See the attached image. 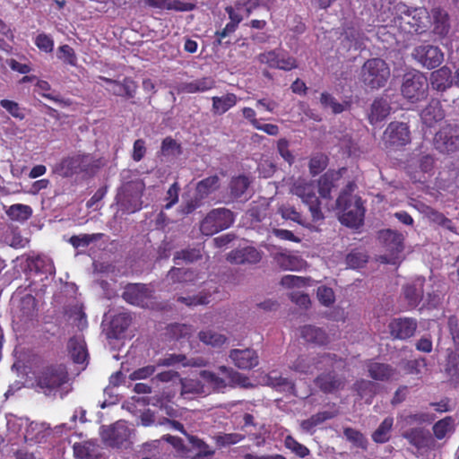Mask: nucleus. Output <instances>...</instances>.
I'll return each instance as SVG.
<instances>
[{
	"instance_id": "obj_34",
	"label": "nucleus",
	"mask_w": 459,
	"mask_h": 459,
	"mask_svg": "<svg viewBox=\"0 0 459 459\" xmlns=\"http://www.w3.org/2000/svg\"><path fill=\"white\" fill-rule=\"evenodd\" d=\"M130 437V429L123 423H116L108 432V440L113 446H120Z\"/></svg>"
},
{
	"instance_id": "obj_2",
	"label": "nucleus",
	"mask_w": 459,
	"mask_h": 459,
	"mask_svg": "<svg viewBox=\"0 0 459 459\" xmlns=\"http://www.w3.org/2000/svg\"><path fill=\"white\" fill-rule=\"evenodd\" d=\"M353 184L349 183L336 200V207L342 212L340 221L350 228H359L363 224L366 209L361 197L353 195Z\"/></svg>"
},
{
	"instance_id": "obj_26",
	"label": "nucleus",
	"mask_w": 459,
	"mask_h": 459,
	"mask_svg": "<svg viewBox=\"0 0 459 459\" xmlns=\"http://www.w3.org/2000/svg\"><path fill=\"white\" fill-rule=\"evenodd\" d=\"M367 368L368 376L377 381L386 382L397 375L396 368L386 363L370 361Z\"/></svg>"
},
{
	"instance_id": "obj_53",
	"label": "nucleus",
	"mask_w": 459,
	"mask_h": 459,
	"mask_svg": "<svg viewBox=\"0 0 459 459\" xmlns=\"http://www.w3.org/2000/svg\"><path fill=\"white\" fill-rule=\"evenodd\" d=\"M187 438L192 447L197 450V457L203 458L214 455L215 451L203 439L195 436H188Z\"/></svg>"
},
{
	"instance_id": "obj_42",
	"label": "nucleus",
	"mask_w": 459,
	"mask_h": 459,
	"mask_svg": "<svg viewBox=\"0 0 459 459\" xmlns=\"http://www.w3.org/2000/svg\"><path fill=\"white\" fill-rule=\"evenodd\" d=\"M283 445L299 458H305L310 455V450L305 445L299 443L293 436L287 435L284 437Z\"/></svg>"
},
{
	"instance_id": "obj_64",
	"label": "nucleus",
	"mask_w": 459,
	"mask_h": 459,
	"mask_svg": "<svg viewBox=\"0 0 459 459\" xmlns=\"http://www.w3.org/2000/svg\"><path fill=\"white\" fill-rule=\"evenodd\" d=\"M34 43L40 51L45 53H51L54 49V39L46 33L38 34Z\"/></svg>"
},
{
	"instance_id": "obj_50",
	"label": "nucleus",
	"mask_w": 459,
	"mask_h": 459,
	"mask_svg": "<svg viewBox=\"0 0 459 459\" xmlns=\"http://www.w3.org/2000/svg\"><path fill=\"white\" fill-rule=\"evenodd\" d=\"M49 428L45 423L31 422L26 429V437L35 442H41Z\"/></svg>"
},
{
	"instance_id": "obj_7",
	"label": "nucleus",
	"mask_w": 459,
	"mask_h": 459,
	"mask_svg": "<svg viewBox=\"0 0 459 459\" xmlns=\"http://www.w3.org/2000/svg\"><path fill=\"white\" fill-rule=\"evenodd\" d=\"M68 380V372L62 364H55L43 368L36 377L37 385L45 394L59 388Z\"/></svg>"
},
{
	"instance_id": "obj_8",
	"label": "nucleus",
	"mask_w": 459,
	"mask_h": 459,
	"mask_svg": "<svg viewBox=\"0 0 459 459\" xmlns=\"http://www.w3.org/2000/svg\"><path fill=\"white\" fill-rule=\"evenodd\" d=\"M101 166L100 159L91 154H75L62 160L60 168L65 176L77 173L95 174Z\"/></svg>"
},
{
	"instance_id": "obj_38",
	"label": "nucleus",
	"mask_w": 459,
	"mask_h": 459,
	"mask_svg": "<svg viewBox=\"0 0 459 459\" xmlns=\"http://www.w3.org/2000/svg\"><path fill=\"white\" fill-rule=\"evenodd\" d=\"M353 388L361 398H365L367 403L370 404L372 403V398L377 391V385L374 382L359 379L354 383Z\"/></svg>"
},
{
	"instance_id": "obj_15",
	"label": "nucleus",
	"mask_w": 459,
	"mask_h": 459,
	"mask_svg": "<svg viewBox=\"0 0 459 459\" xmlns=\"http://www.w3.org/2000/svg\"><path fill=\"white\" fill-rule=\"evenodd\" d=\"M383 139L386 145L402 147L411 143L409 126L403 122H391L384 132Z\"/></svg>"
},
{
	"instance_id": "obj_19",
	"label": "nucleus",
	"mask_w": 459,
	"mask_h": 459,
	"mask_svg": "<svg viewBox=\"0 0 459 459\" xmlns=\"http://www.w3.org/2000/svg\"><path fill=\"white\" fill-rule=\"evenodd\" d=\"M435 169V158L431 154L422 153L411 158L407 165L408 173L415 180H420L419 173L432 175Z\"/></svg>"
},
{
	"instance_id": "obj_6",
	"label": "nucleus",
	"mask_w": 459,
	"mask_h": 459,
	"mask_svg": "<svg viewBox=\"0 0 459 459\" xmlns=\"http://www.w3.org/2000/svg\"><path fill=\"white\" fill-rule=\"evenodd\" d=\"M389 77L390 68L382 58H369L361 67V81L366 86L371 89L384 87Z\"/></svg>"
},
{
	"instance_id": "obj_51",
	"label": "nucleus",
	"mask_w": 459,
	"mask_h": 459,
	"mask_svg": "<svg viewBox=\"0 0 459 459\" xmlns=\"http://www.w3.org/2000/svg\"><path fill=\"white\" fill-rule=\"evenodd\" d=\"M249 184L248 178L244 175L233 178L230 183V195L234 198L241 197L248 188Z\"/></svg>"
},
{
	"instance_id": "obj_56",
	"label": "nucleus",
	"mask_w": 459,
	"mask_h": 459,
	"mask_svg": "<svg viewBox=\"0 0 459 459\" xmlns=\"http://www.w3.org/2000/svg\"><path fill=\"white\" fill-rule=\"evenodd\" d=\"M74 454L78 459H93L95 457V446L91 442L75 443Z\"/></svg>"
},
{
	"instance_id": "obj_63",
	"label": "nucleus",
	"mask_w": 459,
	"mask_h": 459,
	"mask_svg": "<svg viewBox=\"0 0 459 459\" xmlns=\"http://www.w3.org/2000/svg\"><path fill=\"white\" fill-rule=\"evenodd\" d=\"M327 166V157L324 154H316L309 160V171L313 176L321 173Z\"/></svg>"
},
{
	"instance_id": "obj_4",
	"label": "nucleus",
	"mask_w": 459,
	"mask_h": 459,
	"mask_svg": "<svg viewBox=\"0 0 459 459\" xmlns=\"http://www.w3.org/2000/svg\"><path fill=\"white\" fill-rule=\"evenodd\" d=\"M391 11L394 23L403 30L421 33L427 28L429 13L425 8H410L400 2L395 4Z\"/></svg>"
},
{
	"instance_id": "obj_3",
	"label": "nucleus",
	"mask_w": 459,
	"mask_h": 459,
	"mask_svg": "<svg viewBox=\"0 0 459 459\" xmlns=\"http://www.w3.org/2000/svg\"><path fill=\"white\" fill-rule=\"evenodd\" d=\"M218 370L224 376V377H220L215 372L206 369L201 370L199 373L202 380L208 385L213 393H225L227 387H247L249 385L248 377L236 371L232 368L220 366Z\"/></svg>"
},
{
	"instance_id": "obj_12",
	"label": "nucleus",
	"mask_w": 459,
	"mask_h": 459,
	"mask_svg": "<svg viewBox=\"0 0 459 459\" xmlns=\"http://www.w3.org/2000/svg\"><path fill=\"white\" fill-rule=\"evenodd\" d=\"M122 298L129 304L144 307L153 308V291L143 283L128 284L122 294Z\"/></svg>"
},
{
	"instance_id": "obj_17",
	"label": "nucleus",
	"mask_w": 459,
	"mask_h": 459,
	"mask_svg": "<svg viewBox=\"0 0 459 459\" xmlns=\"http://www.w3.org/2000/svg\"><path fill=\"white\" fill-rule=\"evenodd\" d=\"M100 79L109 85L107 90L115 96L130 100L134 99L136 95L138 84L131 77H125L122 81L104 76H100Z\"/></svg>"
},
{
	"instance_id": "obj_44",
	"label": "nucleus",
	"mask_w": 459,
	"mask_h": 459,
	"mask_svg": "<svg viewBox=\"0 0 459 459\" xmlns=\"http://www.w3.org/2000/svg\"><path fill=\"white\" fill-rule=\"evenodd\" d=\"M435 437L441 440L446 436L454 430V420L452 417L447 416L444 419L437 420L432 427Z\"/></svg>"
},
{
	"instance_id": "obj_58",
	"label": "nucleus",
	"mask_w": 459,
	"mask_h": 459,
	"mask_svg": "<svg viewBox=\"0 0 459 459\" xmlns=\"http://www.w3.org/2000/svg\"><path fill=\"white\" fill-rule=\"evenodd\" d=\"M57 58L62 60L65 64L75 66L77 64V56L74 48L67 45H62L57 48Z\"/></svg>"
},
{
	"instance_id": "obj_10",
	"label": "nucleus",
	"mask_w": 459,
	"mask_h": 459,
	"mask_svg": "<svg viewBox=\"0 0 459 459\" xmlns=\"http://www.w3.org/2000/svg\"><path fill=\"white\" fill-rule=\"evenodd\" d=\"M378 238L385 250V254L380 256L381 261L394 265L398 264L404 248L403 235L392 230H383L379 231Z\"/></svg>"
},
{
	"instance_id": "obj_25",
	"label": "nucleus",
	"mask_w": 459,
	"mask_h": 459,
	"mask_svg": "<svg viewBox=\"0 0 459 459\" xmlns=\"http://www.w3.org/2000/svg\"><path fill=\"white\" fill-rule=\"evenodd\" d=\"M215 86V80L212 76H205L192 82H181L178 86V92L189 94L205 92L213 89Z\"/></svg>"
},
{
	"instance_id": "obj_27",
	"label": "nucleus",
	"mask_w": 459,
	"mask_h": 459,
	"mask_svg": "<svg viewBox=\"0 0 459 459\" xmlns=\"http://www.w3.org/2000/svg\"><path fill=\"white\" fill-rule=\"evenodd\" d=\"M429 82L433 90L440 92L446 91L453 83L451 69L445 65L433 71Z\"/></svg>"
},
{
	"instance_id": "obj_46",
	"label": "nucleus",
	"mask_w": 459,
	"mask_h": 459,
	"mask_svg": "<svg viewBox=\"0 0 459 459\" xmlns=\"http://www.w3.org/2000/svg\"><path fill=\"white\" fill-rule=\"evenodd\" d=\"M198 337L202 342L214 348L222 346L227 341V337L225 335L212 330L201 331L198 333Z\"/></svg>"
},
{
	"instance_id": "obj_62",
	"label": "nucleus",
	"mask_w": 459,
	"mask_h": 459,
	"mask_svg": "<svg viewBox=\"0 0 459 459\" xmlns=\"http://www.w3.org/2000/svg\"><path fill=\"white\" fill-rule=\"evenodd\" d=\"M279 56L280 52L273 49L259 54L257 60L270 68L277 69V66H279Z\"/></svg>"
},
{
	"instance_id": "obj_30",
	"label": "nucleus",
	"mask_w": 459,
	"mask_h": 459,
	"mask_svg": "<svg viewBox=\"0 0 459 459\" xmlns=\"http://www.w3.org/2000/svg\"><path fill=\"white\" fill-rule=\"evenodd\" d=\"M390 105L386 100L377 98L371 104L368 114V121L371 125H377L385 120L390 114Z\"/></svg>"
},
{
	"instance_id": "obj_32",
	"label": "nucleus",
	"mask_w": 459,
	"mask_h": 459,
	"mask_svg": "<svg viewBox=\"0 0 459 459\" xmlns=\"http://www.w3.org/2000/svg\"><path fill=\"white\" fill-rule=\"evenodd\" d=\"M403 437L418 449L425 448L429 446L430 436L428 430L423 428H412L403 433Z\"/></svg>"
},
{
	"instance_id": "obj_37",
	"label": "nucleus",
	"mask_w": 459,
	"mask_h": 459,
	"mask_svg": "<svg viewBox=\"0 0 459 459\" xmlns=\"http://www.w3.org/2000/svg\"><path fill=\"white\" fill-rule=\"evenodd\" d=\"M220 187V178L217 175L207 177L196 185V193L200 199L207 197Z\"/></svg>"
},
{
	"instance_id": "obj_28",
	"label": "nucleus",
	"mask_w": 459,
	"mask_h": 459,
	"mask_svg": "<svg viewBox=\"0 0 459 459\" xmlns=\"http://www.w3.org/2000/svg\"><path fill=\"white\" fill-rule=\"evenodd\" d=\"M300 336L307 342L316 346H325L329 343V337L325 330L315 325H307L300 328Z\"/></svg>"
},
{
	"instance_id": "obj_9",
	"label": "nucleus",
	"mask_w": 459,
	"mask_h": 459,
	"mask_svg": "<svg viewBox=\"0 0 459 459\" xmlns=\"http://www.w3.org/2000/svg\"><path fill=\"white\" fill-rule=\"evenodd\" d=\"M234 213L227 208L210 211L201 221L200 230L205 236H212L230 228L234 222Z\"/></svg>"
},
{
	"instance_id": "obj_47",
	"label": "nucleus",
	"mask_w": 459,
	"mask_h": 459,
	"mask_svg": "<svg viewBox=\"0 0 459 459\" xmlns=\"http://www.w3.org/2000/svg\"><path fill=\"white\" fill-rule=\"evenodd\" d=\"M274 260L280 268L286 271L298 270L300 265V260L297 256L284 253L276 254Z\"/></svg>"
},
{
	"instance_id": "obj_22",
	"label": "nucleus",
	"mask_w": 459,
	"mask_h": 459,
	"mask_svg": "<svg viewBox=\"0 0 459 459\" xmlns=\"http://www.w3.org/2000/svg\"><path fill=\"white\" fill-rule=\"evenodd\" d=\"M140 455L142 459H157L160 457H170L172 449L161 440H152L143 444Z\"/></svg>"
},
{
	"instance_id": "obj_31",
	"label": "nucleus",
	"mask_w": 459,
	"mask_h": 459,
	"mask_svg": "<svg viewBox=\"0 0 459 459\" xmlns=\"http://www.w3.org/2000/svg\"><path fill=\"white\" fill-rule=\"evenodd\" d=\"M423 122L431 126L433 124L441 121L445 117V111L439 100H432L428 106L421 111Z\"/></svg>"
},
{
	"instance_id": "obj_59",
	"label": "nucleus",
	"mask_w": 459,
	"mask_h": 459,
	"mask_svg": "<svg viewBox=\"0 0 459 459\" xmlns=\"http://www.w3.org/2000/svg\"><path fill=\"white\" fill-rule=\"evenodd\" d=\"M446 372L453 383L459 384V354L449 357Z\"/></svg>"
},
{
	"instance_id": "obj_55",
	"label": "nucleus",
	"mask_w": 459,
	"mask_h": 459,
	"mask_svg": "<svg viewBox=\"0 0 459 459\" xmlns=\"http://www.w3.org/2000/svg\"><path fill=\"white\" fill-rule=\"evenodd\" d=\"M145 4L150 7L160 10H186L183 7L184 4L178 0H174L173 2L170 0H145Z\"/></svg>"
},
{
	"instance_id": "obj_24",
	"label": "nucleus",
	"mask_w": 459,
	"mask_h": 459,
	"mask_svg": "<svg viewBox=\"0 0 459 459\" xmlns=\"http://www.w3.org/2000/svg\"><path fill=\"white\" fill-rule=\"evenodd\" d=\"M333 410L332 411H318L311 415L308 419L303 420L300 422L301 429L306 433L314 434L317 426L335 418L339 414V410L334 403L333 404Z\"/></svg>"
},
{
	"instance_id": "obj_5",
	"label": "nucleus",
	"mask_w": 459,
	"mask_h": 459,
	"mask_svg": "<svg viewBox=\"0 0 459 459\" xmlns=\"http://www.w3.org/2000/svg\"><path fill=\"white\" fill-rule=\"evenodd\" d=\"M316 184L313 180L298 179L291 187L293 195L299 196L307 205L312 221H318L325 219L321 208V201L316 195Z\"/></svg>"
},
{
	"instance_id": "obj_61",
	"label": "nucleus",
	"mask_w": 459,
	"mask_h": 459,
	"mask_svg": "<svg viewBox=\"0 0 459 459\" xmlns=\"http://www.w3.org/2000/svg\"><path fill=\"white\" fill-rule=\"evenodd\" d=\"M202 258L201 251L198 248H187L177 252L174 255V261L178 264V260H184L187 263H193Z\"/></svg>"
},
{
	"instance_id": "obj_39",
	"label": "nucleus",
	"mask_w": 459,
	"mask_h": 459,
	"mask_svg": "<svg viewBox=\"0 0 459 459\" xmlns=\"http://www.w3.org/2000/svg\"><path fill=\"white\" fill-rule=\"evenodd\" d=\"M132 317L129 313H118L112 318L110 322V329L115 337H118L130 325Z\"/></svg>"
},
{
	"instance_id": "obj_60",
	"label": "nucleus",
	"mask_w": 459,
	"mask_h": 459,
	"mask_svg": "<svg viewBox=\"0 0 459 459\" xmlns=\"http://www.w3.org/2000/svg\"><path fill=\"white\" fill-rule=\"evenodd\" d=\"M346 39L351 42V47H353L355 50H362L366 48V36L362 31L353 29L350 30L346 31Z\"/></svg>"
},
{
	"instance_id": "obj_13",
	"label": "nucleus",
	"mask_w": 459,
	"mask_h": 459,
	"mask_svg": "<svg viewBox=\"0 0 459 459\" xmlns=\"http://www.w3.org/2000/svg\"><path fill=\"white\" fill-rule=\"evenodd\" d=\"M145 186L143 181H130L124 186V196L118 202L120 209L126 213H134L142 209V196Z\"/></svg>"
},
{
	"instance_id": "obj_48",
	"label": "nucleus",
	"mask_w": 459,
	"mask_h": 459,
	"mask_svg": "<svg viewBox=\"0 0 459 459\" xmlns=\"http://www.w3.org/2000/svg\"><path fill=\"white\" fill-rule=\"evenodd\" d=\"M245 435L240 433H219L212 438L220 448L236 445L245 439Z\"/></svg>"
},
{
	"instance_id": "obj_36",
	"label": "nucleus",
	"mask_w": 459,
	"mask_h": 459,
	"mask_svg": "<svg viewBox=\"0 0 459 459\" xmlns=\"http://www.w3.org/2000/svg\"><path fill=\"white\" fill-rule=\"evenodd\" d=\"M394 426V418L386 417L372 433L371 438L377 444H384L390 440Z\"/></svg>"
},
{
	"instance_id": "obj_49",
	"label": "nucleus",
	"mask_w": 459,
	"mask_h": 459,
	"mask_svg": "<svg viewBox=\"0 0 459 459\" xmlns=\"http://www.w3.org/2000/svg\"><path fill=\"white\" fill-rule=\"evenodd\" d=\"M103 233L74 235L70 238L69 243L74 247H87L91 243L100 240Z\"/></svg>"
},
{
	"instance_id": "obj_57",
	"label": "nucleus",
	"mask_w": 459,
	"mask_h": 459,
	"mask_svg": "<svg viewBox=\"0 0 459 459\" xmlns=\"http://www.w3.org/2000/svg\"><path fill=\"white\" fill-rule=\"evenodd\" d=\"M168 330L176 340L189 339L193 332L191 325L178 323L170 325Z\"/></svg>"
},
{
	"instance_id": "obj_29",
	"label": "nucleus",
	"mask_w": 459,
	"mask_h": 459,
	"mask_svg": "<svg viewBox=\"0 0 459 459\" xmlns=\"http://www.w3.org/2000/svg\"><path fill=\"white\" fill-rule=\"evenodd\" d=\"M67 349L74 362L82 364L88 358L86 342L82 336H73L69 339Z\"/></svg>"
},
{
	"instance_id": "obj_16",
	"label": "nucleus",
	"mask_w": 459,
	"mask_h": 459,
	"mask_svg": "<svg viewBox=\"0 0 459 459\" xmlns=\"http://www.w3.org/2000/svg\"><path fill=\"white\" fill-rule=\"evenodd\" d=\"M413 58L428 69L437 67L444 59V55L439 48L432 45H420L412 52Z\"/></svg>"
},
{
	"instance_id": "obj_45",
	"label": "nucleus",
	"mask_w": 459,
	"mask_h": 459,
	"mask_svg": "<svg viewBox=\"0 0 459 459\" xmlns=\"http://www.w3.org/2000/svg\"><path fill=\"white\" fill-rule=\"evenodd\" d=\"M316 184V192L323 199H331V192L334 187L333 174L325 173L320 177Z\"/></svg>"
},
{
	"instance_id": "obj_23",
	"label": "nucleus",
	"mask_w": 459,
	"mask_h": 459,
	"mask_svg": "<svg viewBox=\"0 0 459 459\" xmlns=\"http://www.w3.org/2000/svg\"><path fill=\"white\" fill-rule=\"evenodd\" d=\"M261 259V253L253 247L234 249L227 256L229 262L236 264H257Z\"/></svg>"
},
{
	"instance_id": "obj_11",
	"label": "nucleus",
	"mask_w": 459,
	"mask_h": 459,
	"mask_svg": "<svg viewBox=\"0 0 459 459\" xmlns=\"http://www.w3.org/2000/svg\"><path fill=\"white\" fill-rule=\"evenodd\" d=\"M428 80L420 72L406 73L401 87L403 96L411 102H418L427 96Z\"/></svg>"
},
{
	"instance_id": "obj_41",
	"label": "nucleus",
	"mask_w": 459,
	"mask_h": 459,
	"mask_svg": "<svg viewBox=\"0 0 459 459\" xmlns=\"http://www.w3.org/2000/svg\"><path fill=\"white\" fill-rule=\"evenodd\" d=\"M320 103L324 108H330L333 114H340L350 107L349 102L341 103L328 92L321 93Z\"/></svg>"
},
{
	"instance_id": "obj_21",
	"label": "nucleus",
	"mask_w": 459,
	"mask_h": 459,
	"mask_svg": "<svg viewBox=\"0 0 459 459\" xmlns=\"http://www.w3.org/2000/svg\"><path fill=\"white\" fill-rule=\"evenodd\" d=\"M229 357L235 367L242 370H250L259 363L257 352L250 348L233 349L230 351Z\"/></svg>"
},
{
	"instance_id": "obj_43",
	"label": "nucleus",
	"mask_w": 459,
	"mask_h": 459,
	"mask_svg": "<svg viewBox=\"0 0 459 459\" xmlns=\"http://www.w3.org/2000/svg\"><path fill=\"white\" fill-rule=\"evenodd\" d=\"M260 4V0H235L234 5L227 7H230L238 17H243L241 12H245L246 16L248 17Z\"/></svg>"
},
{
	"instance_id": "obj_35",
	"label": "nucleus",
	"mask_w": 459,
	"mask_h": 459,
	"mask_svg": "<svg viewBox=\"0 0 459 459\" xmlns=\"http://www.w3.org/2000/svg\"><path fill=\"white\" fill-rule=\"evenodd\" d=\"M181 395L186 397L189 394L206 395L207 392L205 385L199 379L181 378Z\"/></svg>"
},
{
	"instance_id": "obj_18",
	"label": "nucleus",
	"mask_w": 459,
	"mask_h": 459,
	"mask_svg": "<svg viewBox=\"0 0 459 459\" xmlns=\"http://www.w3.org/2000/svg\"><path fill=\"white\" fill-rule=\"evenodd\" d=\"M425 281L424 277H416L403 286V295L409 308L413 309L423 301Z\"/></svg>"
},
{
	"instance_id": "obj_54",
	"label": "nucleus",
	"mask_w": 459,
	"mask_h": 459,
	"mask_svg": "<svg viewBox=\"0 0 459 459\" xmlns=\"http://www.w3.org/2000/svg\"><path fill=\"white\" fill-rule=\"evenodd\" d=\"M343 435L348 441L352 443L356 447L366 449L368 446V440L365 436L359 431L353 428L347 427L343 429Z\"/></svg>"
},
{
	"instance_id": "obj_14",
	"label": "nucleus",
	"mask_w": 459,
	"mask_h": 459,
	"mask_svg": "<svg viewBox=\"0 0 459 459\" xmlns=\"http://www.w3.org/2000/svg\"><path fill=\"white\" fill-rule=\"evenodd\" d=\"M436 149L442 153H453L459 150V126L456 125H446L434 137Z\"/></svg>"
},
{
	"instance_id": "obj_20",
	"label": "nucleus",
	"mask_w": 459,
	"mask_h": 459,
	"mask_svg": "<svg viewBox=\"0 0 459 459\" xmlns=\"http://www.w3.org/2000/svg\"><path fill=\"white\" fill-rule=\"evenodd\" d=\"M417 327V320L411 317L394 318L388 325L391 335L399 340H406L413 336Z\"/></svg>"
},
{
	"instance_id": "obj_1",
	"label": "nucleus",
	"mask_w": 459,
	"mask_h": 459,
	"mask_svg": "<svg viewBox=\"0 0 459 459\" xmlns=\"http://www.w3.org/2000/svg\"><path fill=\"white\" fill-rule=\"evenodd\" d=\"M313 364L318 369L319 365L325 368L313 381L319 391L325 394H333L344 389L347 383L344 359L334 353H322L313 359Z\"/></svg>"
},
{
	"instance_id": "obj_40",
	"label": "nucleus",
	"mask_w": 459,
	"mask_h": 459,
	"mask_svg": "<svg viewBox=\"0 0 459 459\" xmlns=\"http://www.w3.org/2000/svg\"><path fill=\"white\" fill-rule=\"evenodd\" d=\"M225 12L228 13L230 22L221 30H216L214 33L215 37L224 39L231 33H234L239 23L243 21V17L236 15L230 7H225Z\"/></svg>"
},
{
	"instance_id": "obj_52",
	"label": "nucleus",
	"mask_w": 459,
	"mask_h": 459,
	"mask_svg": "<svg viewBox=\"0 0 459 459\" xmlns=\"http://www.w3.org/2000/svg\"><path fill=\"white\" fill-rule=\"evenodd\" d=\"M7 214L13 220L26 221L31 216L32 209L29 205L16 204L10 206Z\"/></svg>"
},
{
	"instance_id": "obj_33",
	"label": "nucleus",
	"mask_w": 459,
	"mask_h": 459,
	"mask_svg": "<svg viewBox=\"0 0 459 459\" xmlns=\"http://www.w3.org/2000/svg\"><path fill=\"white\" fill-rule=\"evenodd\" d=\"M212 110L213 114L222 115L237 104L238 97L234 93H227L221 97H212Z\"/></svg>"
}]
</instances>
